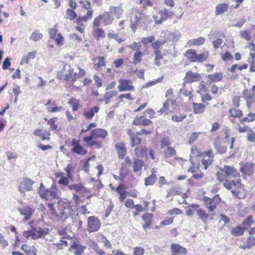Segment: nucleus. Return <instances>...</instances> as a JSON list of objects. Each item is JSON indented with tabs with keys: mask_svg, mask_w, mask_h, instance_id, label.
I'll return each mask as SVG.
<instances>
[{
	"mask_svg": "<svg viewBox=\"0 0 255 255\" xmlns=\"http://www.w3.org/2000/svg\"><path fill=\"white\" fill-rule=\"evenodd\" d=\"M94 62L93 68L97 71H99L102 67L106 66L105 57L97 56L93 59Z\"/></svg>",
	"mask_w": 255,
	"mask_h": 255,
	"instance_id": "32",
	"label": "nucleus"
},
{
	"mask_svg": "<svg viewBox=\"0 0 255 255\" xmlns=\"http://www.w3.org/2000/svg\"><path fill=\"white\" fill-rule=\"evenodd\" d=\"M36 51H33L29 52L27 55L22 57L20 64L23 65L25 64H29L31 60L34 59L36 55Z\"/></svg>",
	"mask_w": 255,
	"mask_h": 255,
	"instance_id": "43",
	"label": "nucleus"
},
{
	"mask_svg": "<svg viewBox=\"0 0 255 255\" xmlns=\"http://www.w3.org/2000/svg\"><path fill=\"white\" fill-rule=\"evenodd\" d=\"M229 8V5L227 3H221L218 4L215 8V14L220 15L226 12Z\"/></svg>",
	"mask_w": 255,
	"mask_h": 255,
	"instance_id": "39",
	"label": "nucleus"
},
{
	"mask_svg": "<svg viewBox=\"0 0 255 255\" xmlns=\"http://www.w3.org/2000/svg\"><path fill=\"white\" fill-rule=\"evenodd\" d=\"M92 248L94 250L95 255H106L105 252L101 249L97 243L93 244Z\"/></svg>",
	"mask_w": 255,
	"mask_h": 255,
	"instance_id": "64",
	"label": "nucleus"
},
{
	"mask_svg": "<svg viewBox=\"0 0 255 255\" xmlns=\"http://www.w3.org/2000/svg\"><path fill=\"white\" fill-rule=\"evenodd\" d=\"M244 228H242L241 226H238L232 228L231 230V233L234 236L239 237L242 236L244 233Z\"/></svg>",
	"mask_w": 255,
	"mask_h": 255,
	"instance_id": "58",
	"label": "nucleus"
},
{
	"mask_svg": "<svg viewBox=\"0 0 255 255\" xmlns=\"http://www.w3.org/2000/svg\"><path fill=\"white\" fill-rule=\"evenodd\" d=\"M248 65L244 64L242 65H239L238 64H235L232 65L230 69V71L232 73H235L237 70L242 71L247 69Z\"/></svg>",
	"mask_w": 255,
	"mask_h": 255,
	"instance_id": "62",
	"label": "nucleus"
},
{
	"mask_svg": "<svg viewBox=\"0 0 255 255\" xmlns=\"http://www.w3.org/2000/svg\"><path fill=\"white\" fill-rule=\"evenodd\" d=\"M224 77L223 73L221 72H216L214 74H209L206 76L208 79V85L212 83H217L222 81Z\"/></svg>",
	"mask_w": 255,
	"mask_h": 255,
	"instance_id": "30",
	"label": "nucleus"
},
{
	"mask_svg": "<svg viewBox=\"0 0 255 255\" xmlns=\"http://www.w3.org/2000/svg\"><path fill=\"white\" fill-rule=\"evenodd\" d=\"M214 146L217 151L221 154L224 153L227 151V147L224 139L217 137L215 140Z\"/></svg>",
	"mask_w": 255,
	"mask_h": 255,
	"instance_id": "28",
	"label": "nucleus"
},
{
	"mask_svg": "<svg viewBox=\"0 0 255 255\" xmlns=\"http://www.w3.org/2000/svg\"><path fill=\"white\" fill-rule=\"evenodd\" d=\"M152 123V121L146 118L145 115L143 114L141 116H137L133 121V125L135 126H148Z\"/></svg>",
	"mask_w": 255,
	"mask_h": 255,
	"instance_id": "25",
	"label": "nucleus"
},
{
	"mask_svg": "<svg viewBox=\"0 0 255 255\" xmlns=\"http://www.w3.org/2000/svg\"><path fill=\"white\" fill-rule=\"evenodd\" d=\"M85 73V70L79 67V72L77 73L74 72V69L70 66H68L67 69L65 66L62 71L58 73L57 78L72 85L78 79L84 77Z\"/></svg>",
	"mask_w": 255,
	"mask_h": 255,
	"instance_id": "4",
	"label": "nucleus"
},
{
	"mask_svg": "<svg viewBox=\"0 0 255 255\" xmlns=\"http://www.w3.org/2000/svg\"><path fill=\"white\" fill-rule=\"evenodd\" d=\"M48 233V229L32 228L27 232L26 236L31 237L32 239H37L45 236Z\"/></svg>",
	"mask_w": 255,
	"mask_h": 255,
	"instance_id": "13",
	"label": "nucleus"
},
{
	"mask_svg": "<svg viewBox=\"0 0 255 255\" xmlns=\"http://www.w3.org/2000/svg\"><path fill=\"white\" fill-rule=\"evenodd\" d=\"M68 103L70 105L73 112L77 111L80 107V100L77 99L74 97L71 98Z\"/></svg>",
	"mask_w": 255,
	"mask_h": 255,
	"instance_id": "47",
	"label": "nucleus"
},
{
	"mask_svg": "<svg viewBox=\"0 0 255 255\" xmlns=\"http://www.w3.org/2000/svg\"><path fill=\"white\" fill-rule=\"evenodd\" d=\"M214 153L212 149H209L208 151L203 152V158L201 160L202 165L204 166V169L206 170L214 160Z\"/></svg>",
	"mask_w": 255,
	"mask_h": 255,
	"instance_id": "20",
	"label": "nucleus"
},
{
	"mask_svg": "<svg viewBox=\"0 0 255 255\" xmlns=\"http://www.w3.org/2000/svg\"><path fill=\"white\" fill-rule=\"evenodd\" d=\"M78 17L79 16H77V14L75 12V9L68 8L66 10L65 15V18L66 19H69L71 21L75 20L76 22V20Z\"/></svg>",
	"mask_w": 255,
	"mask_h": 255,
	"instance_id": "49",
	"label": "nucleus"
},
{
	"mask_svg": "<svg viewBox=\"0 0 255 255\" xmlns=\"http://www.w3.org/2000/svg\"><path fill=\"white\" fill-rule=\"evenodd\" d=\"M193 112L195 114H202L206 109L205 105L202 103H193Z\"/></svg>",
	"mask_w": 255,
	"mask_h": 255,
	"instance_id": "45",
	"label": "nucleus"
},
{
	"mask_svg": "<svg viewBox=\"0 0 255 255\" xmlns=\"http://www.w3.org/2000/svg\"><path fill=\"white\" fill-rule=\"evenodd\" d=\"M175 103V101L171 99L168 98L165 102L163 104V106L162 108H161L158 112L160 114H163L165 112H166V114H168L170 111V106L171 105H173Z\"/></svg>",
	"mask_w": 255,
	"mask_h": 255,
	"instance_id": "44",
	"label": "nucleus"
},
{
	"mask_svg": "<svg viewBox=\"0 0 255 255\" xmlns=\"http://www.w3.org/2000/svg\"><path fill=\"white\" fill-rule=\"evenodd\" d=\"M118 88L120 92L135 91V88L132 85V81L129 79H120Z\"/></svg>",
	"mask_w": 255,
	"mask_h": 255,
	"instance_id": "16",
	"label": "nucleus"
},
{
	"mask_svg": "<svg viewBox=\"0 0 255 255\" xmlns=\"http://www.w3.org/2000/svg\"><path fill=\"white\" fill-rule=\"evenodd\" d=\"M92 28V35L96 40L99 41L106 37V32L103 28L101 27V25L93 21Z\"/></svg>",
	"mask_w": 255,
	"mask_h": 255,
	"instance_id": "12",
	"label": "nucleus"
},
{
	"mask_svg": "<svg viewBox=\"0 0 255 255\" xmlns=\"http://www.w3.org/2000/svg\"><path fill=\"white\" fill-rule=\"evenodd\" d=\"M255 121V113L250 112L246 117L240 120L239 123L236 121V124H233L235 125L236 129L239 133H245L251 131V128L249 126L246 125L245 123H252Z\"/></svg>",
	"mask_w": 255,
	"mask_h": 255,
	"instance_id": "7",
	"label": "nucleus"
},
{
	"mask_svg": "<svg viewBox=\"0 0 255 255\" xmlns=\"http://www.w3.org/2000/svg\"><path fill=\"white\" fill-rule=\"evenodd\" d=\"M157 180V176L153 168L151 170L150 175L145 178L144 184L145 186H149L154 184Z\"/></svg>",
	"mask_w": 255,
	"mask_h": 255,
	"instance_id": "46",
	"label": "nucleus"
},
{
	"mask_svg": "<svg viewBox=\"0 0 255 255\" xmlns=\"http://www.w3.org/2000/svg\"><path fill=\"white\" fill-rule=\"evenodd\" d=\"M33 183L34 181L31 179L27 178H23L19 184V191L24 193L25 191L31 190Z\"/></svg>",
	"mask_w": 255,
	"mask_h": 255,
	"instance_id": "24",
	"label": "nucleus"
},
{
	"mask_svg": "<svg viewBox=\"0 0 255 255\" xmlns=\"http://www.w3.org/2000/svg\"><path fill=\"white\" fill-rule=\"evenodd\" d=\"M129 173H131V171L129 169L128 167L121 166L120 170L119 175L121 177V181H123L125 179L126 177L128 175Z\"/></svg>",
	"mask_w": 255,
	"mask_h": 255,
	"instance_id": "61",
	"label": "nucleus"
},
{
	"mask_svg": "<svg viewBox=\"0 0 255 255\" xmlns=\"http://www.w3.org/2000/svg\"><path fill=\"white\" fill-rule=\"evenodd\" d=\"M138 3L142 11L146 10L147 7H152L154 4L152 0H139Z\"/></svg>",
	"mask_w": 255,
	"mask_h": 255,
	"instance_id": "53",
	"label": "nucleus"
},
{
	"mask_svg": "<svg viewBox=\"0 0 255 255\" xmlns=\"http://www.w3.org/2000/svg\"><path fill=\"white\" fill-rule=\"evenodd\" d=\"M153 218V215L152 214H143L141 218L144 222V224L143 225L142 227L143 229L146 231L147 229H149L152 223V220Z\"/></svg>",
	"mask_w": 255,
	"mask_h": 255,
	"instance_id": "36",
	"label": "nucleus"
},
{
	"mask_svg": "<svg viewBox=\"0 0 255 255\" xmlns=\"http://www.w3.org/2000/svg\"><path fill=\"white\" fill-rule=\"evenodd\" d=\"M154 53L155 54V64L157 66H159L161 65V61L163 59L161 51L160 50L154 51Z\"/></svg>",
	"mask_w": 255,
	"mask_h": 255,
	"instance_id": "60",
	"label": "nucleus"
},
{
	"mask_svg": "<svg viewBox=\"0 0 255 255\" xmlns=\"http://www.w3.org/2000/svg\"><path fill=\"white\" fill-rule=\"evenodd\" d=\"M184 56L190 62L203 63L209 58L210 52L205 50L198 54L196 49H190L185 51Z\"/></svg>",
	"mask_w": 255,
	"mask_h": 255,
	"instance_id": "6",
	"label": "nucleus"
},
{
	"mask_svg": "<svg viewBox=\"0 0 255 255\" xmlns=\"http://www.w3.org/2000/svg\"><path fill=\"white\" fill-rule=\"evenodd\" d=\"M240 170L242 173L243 178H246L247 176H251L254 172V166L255 164L251 162H241L240 163Z\"/></svg>",
	"mask_w": 255,
	"mask_h": 255,
	"instance_id": "14",
	"label": "nucleus"
},
{
	"mask_svg": "<svg viewBox=\"0 0 255 255\" xmlns=\"http://www.w3.org/2000/svg\"><path fill=\"white\" fill-rule=\"evenodd\" d=\"M18 211L21 215L24 216V220L25 221H28L31 218L33 213L32 208L28 206L18 209Z\"/></svg>",
	"mask_w": 255,
	"mask_h": 255,
	"instance_id": "37",
	"label": "nucleus"
},
{
	"mask_svg": "<svg viewBox=\"0 0 255 255\" xmlns=\"http://www.w3.org/2000/svg\"><path fill=\"white\" fill-rule=\"evenodd\" d=\"M114 20V17L111 12L105 11L100 13L93 19V21L101 25L103 23L104 26L111 24Z\"/></svg>",
	"mask_w": 255,
	"mask_h": 255,
	"instance_id": "10",
	"label": "nucleus"
},
{
	"mask_svg": "<svg viewBox=\"0 0 255 255\" xmlns=\"http://www.w3.org/2000/svg\"><path fill=\"white\" fill-rule=\"evenodd\" d=\"M171 255H186L187 249L176 243H172L170 245Z\"/></svg>",
	"mask_w": 255,
	"mask_h": 255,
	"instance_id": "23",
	"label": "nucleus"
},
{
	"mask_svg": "<svg viewBox=\"0 0 255 255\" xmlns=\"http://www.w3.org/2000/svg\"><path fill=\"white\" fill-rule=\"evenodd\" d=\"M197 214L199 219L204 223H207L208 220H213L215 215V214L207 213L205 210L200 207L198 208Z\"/></svg>",
	"mask_w": 255,
	"mask_h": 255,
	"instance_id": "29",
	"label": "nucleus"
},
{
	"mask_svg": "<svg viewBox=\"0 0 255 255\" xmlns=\"http://www.w3.org/2000/svg\"><path fill=\"white\" fill-rule=\"evenodd\" d=\"M44 121H47V124L49 126L51 130H58V125L57 123V121L58 120V117H53L49 119L45 118H44Z\"/></svg>",
	"mask_w": 255,
	"mask_h": 255,
	"instance_id": "40",
	"label": "nucleus"
},
{
	"mask_svg": "<svg viewBox=\"0 0 255 255\" xmlns=\"http://www.w3.org/2000/svg\"><path fill=\"white\" fill-rule=\"evenodd\" d=\"M147 16L143 13H138V15L135 16V20L133 21H131L130 27L133 32H135L137 27L141 25L142 23L145 24V20Z\"/></svg>",
	"mask_w": 255,
	"mask_h": 255,
	"instance_id": "19",
	"label": "nucleus"
},
{
	"mask_svg": "<svg viewBox=\"0 0 255 255\" xmlns=\"http://www.w3.org/2000/svg\"><path fill=\"white\" fill-rule=\"evenodd\" d=\"M82 7L87 10L86 13L83 16H79L76 20V23L77 26L75 27V29L81 33H84L85 26L83 22H86L90 20L94 14V10L92 9L91 4L90 2L88 0H81L80 1Z\"/></svg>",
	"mask_w": 255,
	"mask_h": 255,
	"instance_id": "5",
	"label": "nucleus"
},
{
	"mask_svg": "<svg viewBox=\"0 0 255 255\" xmlns=\"http://www.w3.org/2000/svg\"><path fill=\"white\" fill-rule=\"evenodd\" d=\"M50 214L53 217H59L65 220L74 213L73 204L67 200H60L58 202V212L55 210L54 204L49 203L47 205Z\"/></svg>",
	"mask_w": 255,
	"mask_h": 255,
	"instance_id": "3",
	"label": "nucleus"
},
{
	"mask_svg": "<svg viewBox=\"0 0 255 255\" xmlns=\"http://www.w3.org/2000/svg\"><path fill=\"white\" fill-rule=\"evenodd\" d=\"M200 207V205L197 204H192L188 206L186 211V214L189 217H192L195 212H197L198 208Z\"/></svg>",
	"mask_w": 255,
	"mask_h": 255,
	"instance_id": "54",
	"label": "nucleus"
},
{
	"mask_svg": "<svg viewBox=\"0 0 255 255\" xmlns=\"http://www.w3.org/2000/svg\"><path fill=\"white\" fill-rule=\"evenodd\" d=\"M35 136L38 137L42 140H49L50 139V132L47 129L36 128L33 131Z\"/></svg>",
	"mask_w": 255,
	"mask_h": 255,
	"instance_id": "27",
	"label": "nucleus"
},
{
	"mask_svg": "<svg viewBox=\"0 0 255 255\" xmlns=\"http://www.w3.org/2000/svg\"><path fill=\"white\" fill-rule=\"evenodd\" d=\"M219 182L224 187L231 190L233 194L239 198H244L245 190L240 179V174L237 169L230 165H225L216 173Z\"/></svg>",
	"mask_w": 255,
	"mask_h": 255,
	"instance_id": "1",
	"label": "nucleus"
},
{
	"mask_svg": "<svg viewBox=\"0 0 255 255\" xmlns=\"http://www.w3.org/2000/svg\"><path fill=\"white\" fill-rule=\"evenodd\" d=\"M86 247L76 243H74L69 248V251L73 252L75 255H82Z\"/></svg>",
	"mask_w": 255,
	"mask_h": 255,
	"instance_id": "33",
	"label": "nucleus"
},
{
	"mask_svg": "<svg viewBox=\"0 0 255 255\" xmlns=\"http://www.w3.org/2000/svg\"><path fill=\"white\" fill-rule=\"evenodd\" d=\"M205 42V39L203 37H199L197 38L190 40L187 42L189 46H200L203 45Z\"/></svg>",
	"mask_w": 255,
	"mask_h": 255,
	"instance_id": "50",
	"label": "nucleus"
},
{
	"mask_svg": "<svg viewBox=\"0 0 255 255\" xmlns=\"http://www.w3.org/2000/svg\"><path fill=\"white\" fill-rule=\"evenodd\" d=\"M144 166L143 160L139 159H134L132 164L133 170L134 172L140 171Z\"/></svg>",
	"mask_w": 255,
	"mask_h": 255,
	"instance_id": "51",
	"label": "nucleus"
},
{
	"mask_svg": "<svg viewBox=\"0 0 255 255\" xmlns=\"http://www.w3.org/2000/svg\"><path fill=\"white\" fill-rule=\"evenodd\" d=\"M96 126V123H92L87 127V130H90V133L89 135L84 136L82 139L85 147H94L97 149H100L103 146L101 140L107 138L108 132L102 128H95Z\"/></svg>",
	"mask_w": 255,
	"mask_h": 255,
	"instance_id": "2",
	"label": "nucleus"
},
{
	"mask_svg": "<svg viewBox=\"0 0 255 255\" xmlns=\"http://www.w3.org/2000/svg\"><path fill=\"white\" fill-rule=\"evenodd\" d=\"M134 153L138 158H143L147 155V149L145 147L138 146L134 149Z\"/></svg>",
	"mask_w": 255,
	"mask_h": 255,
	"instance_id": "48",
	"label": "nucleus"
},
{
	"mask_svg": "<svg viewBox=\"0 0 255 255\" xmlns=\"http://www.w3.org/2000/svg\"><path fill=\"white\" fill-rule=\"evenodd\" d=\"M159 13L160 14V21L158 22V23L161 22L162 21L167 19L168 18L171 17L173 15V13L172 12L169 11L166 8L160 10L159 11Z\"/></svg>",
	"mask_w": 255,
	"mask_h": 255,
	"instance_id": "52",
	"label": "nucleus"
},
{
	"mask_svg": "<svg viewBox=\"0 0 255 255\" xmlns=\"http://www.w3.org/2000/svg\"><path fill=\"white\" fill-rule=\"evenodd\" d=\"M116 149L120 159H123L125 158L127 153V148L125 143L121 142L116 143L115 145Z\"/></svg>",
	"mask_w": 255,
	"mask_h": 255,
	"instance_id": "31",
	"label": "nucleus"
},
{
	"mask_svg": "<svg viewBox=\"0 0 255 255\" xmlns=\"http://www.w3.org/2000/svg\"><path fill=\"white\" fill-rule=\"evenodd\" d=\"M128 133L130 137V145L131 147H134L136 145L140 144L141 139L140 137H138V135H136V132L134 133L131 130H129Z\"/></svg>",
	"mask_w": 255,
	"mask_h": 255,
	"instance_id": "35",
	"label": "nucleus"
},
{
	"mask_svg": "<svg viewBox=\"0 0 255 255\" xmlns=\"http://www.w3.org/2000/svg\"><path fill=\"white\" fill-rule=\"evenodd\" d=\"M21 249L26 255H36L37 254V250L34 246L23 244L21 246Z\"/></svg>",
	"mask_w": 255,
	"mask_h": 255,
	"instance_id": "38",
	"label": "nucleus"
},
{
	"mask_svg": "<svg viewBox=\"0 0 255 255\" xmlns=\"http://www.w3.org/2000/svg\"><path fill=\"white\" fill-rule=\"evenodd\" d=\"M203 201L205 207L208 211L211 212L216 209L217 205L221 202V199L218 194L216 195L213 198L207 196L204 197Z\"/></svg>",
	"mask_w": 255,
	"mask_h": 255,
	"instance_id": "11",
	"label": "nucleus"
},
{
	"mask_svg": "<svg viewBox=\"0 0 255 255\" xmlns=\"http://www.w3.org/2000/svg\"><path fill=\"white\" fill-rule=\"evenodd\" d=\"M117 94V91H109L106 92L104 97L106 103H109L111 101V99L114 96H116Z\"/></svg>",
	"mask_w": 255,
	"mask_h": 255,
	"instance_id": "63",
	"label": "nucleus"
},
{
	"mask_svg": "<svg viewBox=\"0 0 255 255\" xmlns=\"http://www.w3.org/2000/svg\"><path fill=\"white\" fill-rule=\"evenodd\" d=\"M187 116L185 114L180 112H175L172 116L171 120L174 122H181L186 118Z\"/></svg>",
	"mask_w": 255,
	"mask_h": 255,
	"instance_id": "56",
	"label": "nucleus"
},
{
	"mask_svg": "<svg viewBox=\"0 0 255 255\" xmlns=\"http://www.w3.org/2000/svg\"><path fill=\"white\" fill-rule=\"evenodd\" d=\"M143 55L144 53L140 50L135 52L133 56V64L135 65L141 62Z\"/></svg>",
	"mask_w": 255,
	"mask_h": 255,
	"instance_id": "55",
	"label": "nucleus"
},
{
	"mask_svg": "<svg viewBox=\"0 0 255 255\" xmlns=\"http://www.w3.org/2000/svg\"><path fill=\"white\" fill-rule=\"evenodd\" d=\"M163 153L165 158H171L174 157L176 154V151L174 148L167 147L164 150Z\"/></svg>",
	"mask_w": 255,
	"mask_h": 255,
	"instance_id": "59",
	"label": "nucleus"
},
{
	"mask_svg": "<svg viewBox=\"0 0 255 255\" xmlns=\"http://www.w3.org/2000/svg\"><path fill=\"white\" fill-rule=\"evenodd\" d=\"M101 221L94 216L89 217L88 218L87 227L89 232H94L98 231L101 227Z\"/></svg>",
	"mask_w": 255,
	"mask_h": 255,
	"instance_id": "17",
	"label": "nucleus"
},
{
	"mask_svg": "<svg viewBox=\"0 0 255 255\" xmlns=\"http://www.w3.org/2000/svg\"><path fill=\"white\" fill-rule=\"evenodd\" d=\"M228 116L232 124H236L237 119L241 120L244 118V113L241 109L233 107L229 110Z\"/></svg>",
	"mask_w": 255,
	"mask_h": 255,
	"instance_id": "18",
	"label": "nucleus"
},
{
	"mask_svg": "<svg viewBox=\"0 0 255 255\" xmlns=\"http://www.w3.org/2000/svg\"><path fill=\"white\" fill-rule=\"evenodd\" d=\"M99 111V107L98 106H94L90 109L86 110L83 113V116L87 119H91L94 116L96 113H97Z\"/></svg>",
	"mask_w": 255,
	"mask_h": 255,
	"instance_id": "41",
	"label": "nucleus"
},
{
	"mask_svg": "<svg viewBox=\"0 0 255 255\" xmlns=\"http://www.w3.org/2000/svg\"><path fill=\"white\" fill-rule=\"evenodd\" d=\"M68 146L71 147V151L73 153H76L80 155H85L87 154L88 151L80 143L79 139L72 138L71 142L67 143Z\"/></svg>",
	"mask_w": 255,
	"mask_h": 255,
	"instance_id": "9",
	"label": "nucleus"
},
{
	"mask_svg": "<svg viewBox=\"0 0 255 255\" xmlns=\"http://www.w3.org/2000/svg\"><path fill=\"white\" fill-rule=\"evenodd\" d=\"M108 38L109 39H114L118 43H121L125 41V39L120 37L118 33H115L114 30L108 33Z\"/></svg>",
	"mask_w": 255,
	"mask_h": 255,
	"instance_id": "57",
	"label": "nucleus"
},
{
	"mask_svg": "<svg viewBox=\"0 0 255 255\" xmlns=\"http://www.w3.org/2000/svg\"><path fill=\"white\" fill-rule=\"evenodd\" d=\"M110 187L112 190H116L119 194V200L121 202H123L127 196L126 187L123 183L120 184L116 188L113 187L112 184Z\"/></svg>",
	"mask_w": 255,
	"mask_h": 255,
	"instance_id": "22",
	"label": "nucleus"
},
{
	"mask_svg": "<svg viewBox=\"0 0 255 255\" xmlns=\"http://www.w3.org/2000/svg\"><path fill=\"white\" fill-rule=\"evenodd\" d=\"M201 79V75L198 73H194L192 71L186 72L184 78V82L186 83H192L199 81Z\"/></svg>",
	"mask_w": 255,
	"mask_h": 255,
	"instance_id": "21",
	"label": "nucleus"
},
{
	"mask_svg": "<svg viewBox=\"0 0 255 255\" xmlns=\"http://www.w3.org/2000/svg\"><path fill=\"white\" fill-rule=\"evenodd\" d=\"M39 194L41 198L45 201H50L58 198L57 188L54 185L49 188H45L41 183L39 187Z\"/></svg>",
	"mask_w": 255,
	"mask_h": 255,
	"instance_id": "8",
	"label": "nucleus"
},
{
	"mask_svg": "<svg viewBox=\"0 0 255 255\" xmlns=\"http://www.w3.org/2000/svg\"><path fill=\"white\" fill-rule=\"evenodd\" d=\"M255 245V237L253 236L248 237L242 245L239 246V248L247 250L250 249Z\"/></svg>",
	"mask_w": 255,
	"mask_h": 255,
	"instance_id": "34",
	"label": "nucleus"
},
{
	"mask_svg": "<svg viewBox=\"0 0 255 255\" xmlns=\"http://www.w3.org/2000/svg\"><path fill=\"white\" fill-rule=\"evenodd\" d=\"M243 95L246 100L248 108H250L254 101L253 94H251L248 89H245L243 91Z\"/></svg>",
	"mask_w": 255,
	"mask_h": 255,
	"instance_id": "42",
	"label": "nucleus"
},
{
	"mask_svg": "<svg viewBox=\"0 0 255 255\" xmlns=\"http://www.w3.org/2000/svg\"><path fill=\"white\" fill-rule=\"evenodd\" d=\"M48 112L53 113L64 110L62 106H57L56 102L52 99L49 100L45 105Z\"/></svg>",
	"mask_w": 255,
	"mask_h": 255,
	"instance_id": "26",
	"label": "nucleus"
},
{
	"mask_svg": "<svg viewBox=\"0 0 255 255\" xmlns=\"http://www.w3.org/2000/svg\"><path fill=\"white\" fill-rule=\"evenodd\" d=\"M49 37L51 39L55 41L56 45L61 46L64 43V37L60 33H58L57 26L55 25L53 27L48 29Z\"/></svg>",
	"mask_w": 255,
	"mask_h": 255,
	"instance_id": "15",
	"label": "nucleus"
}]
</instances>
